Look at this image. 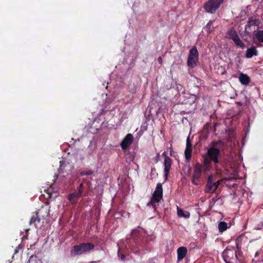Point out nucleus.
<instances>
[{"instance_id":"nucleus-1","label":"nucleus","mask_w":263,"mask_h":263,"mask_svg":"<svg viewBox=\"0 0 263 263\" xmlns=\"http://www.w3.org/2000/svg\"><path fill=\"white\" fill-rule=\"evenodd\" d=\"M217 143L213 142L211 146L208 148L206 155L204 156L203 164L208 167L211 161H213L215 163H218L219 162L218 156L220 154V150L216 147Z\"/></svg>"},{"instance_id":"nucleus-2","label":"nucleus","mask_w":263,"mask_h":263,"mask_svg":"<svg viewBox=\"0 0 263 263\" xmlns=\"http://www.w3.org/2000/svg\"><path fill=\"white\" fill-rule=\"evenodd\" d=\"M95 246L91 242L83 243L79 245L74 246L71 251V254L80 255L83 253L89 252L93 250Z\"/></svg>"},{"instance_id":"nucleus-3","label":"nucleus","mask_w":263,"mask_h":263,"mask_svg":"<svg viewBox=\"0 0 263 263\" xmlns=\"http://www.w3.org/2000/svg\"><path fill=\"white\" fill-rule=\"evenodd\" d=\"M223 257L226 263H234L238 260L236 252L233 248H227L223 252Z\"/></svg>"},{"instance_id":"nucleus-4","label":"nucleus","mask_w":263,"mask_h":263,"mask_svg":"<svg viewBox=\"0 0 263 263\" xmlns=\"http://www.w3.org/2000/svg\"><path fill=\"white\" fill-rule=\"evenodd\" d=\"M198 61V52L196 47L190 50L187 58V65L190 67H194L197 65Z\"/></svg>"},{"instance_id":"nucleus-5","label":"nucleus","mask_w":263,"mask_h":263,"mask_svg":"<svg viewBox=\"0 0 263 263\" xmlns=\"http://www.w3.org/2000/svg\"><path fill=\"white\" fill-rule=\"evenodd\" d=\"M223 2V0H209L205 5L204 9L208 12H214Z\"/></svg>"},{"instance_id":"nucleus-6","label":"nucleus","mask_w":263,"mask_h":263,"mask_svg":"<svg viewBox=\"0 0 263 263\" xmlns=\"http://www.w3.org/2000/svg\"><path fill=\"white\" fill-rule=\"evenodd\" d=\"M162 195L163 189L162 184L158 183L153 194L152 201L157 203L159 202L162 198Z\"/></svg>"},{"instance_id":"nucleus-7","label":"nucleus","mask_w":263,"mask_h":263,"mask_svg":"<svg viewBox=\"0 0 263 263\" xmlns=\"http://www.w3.org/2000/svg\"><path fill=\"white\" fill-rule=\"evenodd\" d=\"M163 156H165L164 160V173L165 179H166L168 177V173L171 167L172 164V159L166 155L165 153H163Z\"/></svg>"},{"instance_id":"nucleus-8","label":"nucleus","mask_w":263,"mask_h":263,"mask_svg":"<svg viewBox=\"0 0 263 263\" xmlns=\"http://www.w3.org/2000/svg\"><path fill=\"white\" fill-rule=\"evenodd\" d=\"M214 177L213 176H209L204 190L205 193L212 194L215 192L216 190L214 185Z\"/></svg>"},{"instance_id":"nucleus-9","label":"nucleus","mask_w":263,"mask_h":263,"mask_svg":"<svg viewBox=\"0 0 263 263\" xmlns=\"http://www.w3.org/2000/svg\"><path fill=\"white\" fill-rule=\"evenodd\" d=\"M134 137L132 134H128L121 143L122 149H126L133 142Z\"/></svg>"},{"instance_id":"nucleus-10","label":"nucleus","mask_w":263,"mask_h":263,"mask_svg":"<svg viewBox=\"0 0 263 263\" xmlns=\"http://www.w3.org/2000/svg\"><path fill=\"white\" fill-rule=\"evenodd\" d=\"M201 166L200 164L198 163L196 165L194 173L193 174L192 183L195 184H197L196 180L198 179L201 176Z\"/></svg>"},{"instance_id":"nucleus-11","label":"nucleus","mask_w":263,"mask_h":263,"mask_svg":"<svg viewBox=\"0 0 263 263\" xmlns=\"http://www.w3.org/2000/svg\"><path fill=\"white\" fill-rule=\"evenodd\" d=\"M192 152V143L190 140L189 137H188L186 139V148H185V149L184 151L185 158L188 160H190L191 158Z\"/></svg>"},{"instance_id":"nucleus-12","label":"nucleus","mask_w":263,"mask_h":263,"mask_svg":"<svg viewBox=\"0 0 263 263\" xmlns=\"http://www.w3.org/2000/svg\"><path fill=\"white\" fill-rule=\"evenodd\" d=\"M258 55V51L255 46H252L247 49L246 53V57L248 59L252 58L253 56Z\"/></svg>"},{"instance_id":"nucleus-13","label":"nucleus","mask_w":263,"mask_h":263,"mask_svg":"<svg viewBox=\"0 0 263 263\" xmlns=\"http://www.w3.org/2000/svg\"><path fill=\"white\" fill-rule=\"evenodd\" d=\"M177 253L178 260L180 261L182 260L186 256L187 253V249L185 247H179L177 249Z\"/></svg>"},{"instance_id":"nucleus-14","label":"nucleus","mask_w":263,"mask_h":263,"mask_svg":"<svg viewBox=\"0 0 263 263\" xmlns=\"http://www.w3.org/2000/svg\"><path fill=\"white\" fill-rule=\"evenodd\" d=\"M238 78L242 85H248L250 82V78L246 74H244L243 73H240Z\"/></svg>"},{"instance_id":"nucleus-15","label":"nucleus","mask_w":263,"mask_h":263,"mask_svg":"<svg viewBox=\"0 0 263 263\" xmlns=\"http://www.w3.org/2000/svg\"><path fill=\"white\" fill-rule=\"evenodd\" d=\"M79 193H73L70 194H69L68 196V198L70 202L72 204H74L77 202V199L80 198L81 196V195H78Z\"/></svg>"},{"instance_id":"nucleus-16","label":"nucleus","mask_w":263,"mask_h":263,"mask_svg":"<svg viewBox=\"0 0 263 263\" xmlns=\"http://www.w3.org/2000/svg\"><path fill=\"white\" fill-rule=\"evenodd\" d=\"M177 214L179 217L188 218L190 217V213L189 212H184L182 209L177 206Z\"/></svg>"},{"instance_id":"nucleus-17","label":"nucleus","mask_w":263,"mask_h":263,"mask_svg":"<svg viewBox=\"0 0 263 263\" xmlns=\"http://www.w3.org/2000/svg\"><path fill=\"white\" fill-rule=\"evenodd\" d=\"M254 35L258 42L263 43V30H257L254 32Z\"/></svg>"},{"instance_id":"nucleus-18","label":"nucleus","mask_w":263,"mask_h":263,"mask_svg":"<svg viewBox=\"0 0 263 263\" xmlns=\"http://www.w3.org/2000/svg\"><path fill=\"white\" fill-rule=\"evenodd\" d=\"M233 41L235 44L239 46L240 48L243 49L245 48L246 46L245 44L242 42V41L240 39L239 37L238 36L236 39H234Z\"/></svg>"},{"instance_id":"nucleus-19","label":"nucleus","mask_w":263,"mask_h":263,"mask_svg":"<svg viewBox=\"0 0 263 263\" xmlns=\"http://www.w3.org/2000/svg\"><path fill=\"white\" fill-rule=\"evenodd\" d=\"M228 229V224L226 222L221 221L218 224V229L220 232H223Z\"/></svg>"},{"instance_id":"nucleus-20","label":"nucleus","mask_w":263,"mask_h":263,"mask_svg":"<svg viewBox=\"0 0 263 263\" xmlns=\"http://www.w3.org/2000/svg\"><path fill=\"white\" fill-rule=\"evenodd\" d=\"M33 262V263H42V260L38 258L35 255H31L29 260H28L27 263Z\"/></svg>"},{"instance_id":"nucleus-21","label":"nucleus","mask_w":263,"mask_h":263,"mask_svg":"<svg viewBox=\"0 0 263 263\" xmlns=\"http://www.w3.org/2000/svg\"><path fill=\"white\" fill-rule=\"evenodd\" d=\"M258 21L255 18L251 17L249 19L247 26L250 27L252 26L257 25Z\"/></svg>"},{"instance_id":"nucleus-22","label":"nucleus","mask_w":263,"mask_h":263,"mask_svg":"<svg viewBox=\"0 0 263 263\" xmlns=\"http://www.w3.org/2000/svg\"><path fill=\"white\" fill-rule=\"evenodd\" d=\"M228 35L229 37L231 39H232L233 41L234 40V39H236L238 35L236 32L235 31L233 30H230L228 32Z\"/></svg>"},{"instance_id":"nucleus-23","label":"nucleus","mask_w":263,"mask_h":263,"mask_svg":"<svg viewBox=\"0 0 263 263\" xmlns=\"http://www.w3.org/2000/svg\"><path fill=\"white\" fill-rule=\"evenodd\" d=\"M212 21L209 22V23L206 26V27H205V30L208 33H210L214 28L213 26L212 25Z\"/></svg>"},{"instance_id":"nucleus-24","label":"nucleus","mask_w":263,"mask_h":263,"mask_svg":"<svg viewBox=\"0 0 263 263\" xmlns=\"http://www.w3.org/2000/svg\"><path fill=\"white\" fill-rule=\"evenodd\" d=\"M36 220H37L39 222L40 221V219L38 218L37 214L32 216L29 222L30 224L34 223Z\"/></svg>"},{"instance_id":"nucleus-25","label":"nucleus","mask_w":263,"mask_h":263,"mask_svg":"<svg viewBox=\"0 0 263 263\" xmlns=\"http://www.w3.org/2000/svg\"><path fill=\"white\" fill-rule=\"evenodd\" d=\"M93 174V171L92 170H88L86 171H82L80 173V175L82 176L84 175H91Z\"/></svg>"},{"instance_id":"nucleus-26","label":"nucleus","mask_w":263,"mask_h":263,"mask_svg":"<svg viewBox=\"0 0 263 263\" xmlns=\"http://www.w3.org/2000/svg\"><path fill=\"white\" fill-rule=\"evenodd\" d=\"M222 181H223V180H217V181H216L215 182H214V187H215L216 190L218 188V187L219 186L220 183Z\"/></svg>"},{"instance_id":"nucleus-27","label":"nucleus","mask_w":263,"mask_h":263,"mask_svg":"<svg viewBox=\"0 0 263 263\" xmlns=\"http://www.w3.org/2000/svg\"><path fill=\"white\" fill-rule=\"evenodd\" d=\"M240 242V238H237L236 239V248H237L238 250H239L240 249V248L239 247Z\"/></svg>"},{"instance_id":"nucleus-28","label":"nucleus","mask_w":263,"mask_h":263,"mask_svg":"<svg viewBox=\"0 0 263 263\" xmlns=\"http://www.w3.org/2000/svg\"><path fill=\"white\" fill-rule=\"evenodd\" d=\"M78 192L79 193L78 195H82V194L83 193V184L82 183H81L80 185V186H79V187L78 188Z\"/></svg>"},{"instance_id":"nucleus-29","label":"nucleus","mask_w":263,"mask_h":263,"mask_svg":"<svg viewBox=\"0 0 263 263\" xmlns=\"http://www.w3.org/2000/svg\"><path fill=\"white\" fill-rule=\"evenodd\" d=\"M139 230H134L132 231V235L134 237L137 236V233L138 232Z\"/></svg>"},{"instance_id":"nucleus-30","label":"nucleus","mask_w":263,"mask_h":263,"mask_svg":"<svg viewBox=\"0 0 263 263\" xmlns=\"http://www.w3.org/2000/svg\"><path fill=\"white\" fill-rule=\"evenodd\" d=\"M118 255L121 258V260L124 261L125 260V256L123 254H120L119 251L118 252Z\"/></svg>"},{"instance_id":"nucleus-31","label":"nucleus","mask_w":263,"mask_h":263,"mask_svg":"<svg viewBox=\"0 0 263 263\" xmlns=\"http://www.w3.org/2000/svg\"><path fill=\"white\" fill-rule=\"evenodd\" d=\"M158 60L160 64H162V58H161V57H159L158 58Z\"/></svg>"},{"instance_id":"nucleus-32","label":"nucleus","mask_w":263,"mask_h":263,"mask_svg":"<svg viewBox=\"0 0 263 263\" xmlns=\"http://www.w3.org/2000/svg\"><path fill=\"white\" fill-rule=\"evenodd\" d=\"M224 179L226 180H230V179H229V178H225Z\"/></svg>"}]
</instances>
